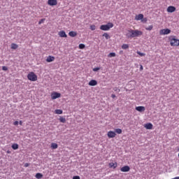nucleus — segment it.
I'll return each instance as SVG.
<instances>
[{
  "instance_id": "obj_24",
  "label": "nucleus",
  "mask_w": 179,
  "mask_h": 179,
  "mask_svg": "<svg viewBox=\"0 0 179 179\" xmlns=\"http://www.w3.org/2000/svg\"><path fill=\"white\" fill-rule=\"evenodd\" d=\"M129 48V45L128 44H123L122 45V49L127 50Z\"/></svg>"
},
{
  "instance_id": "obj_29",
  "label": "nucleus",
  "mask_w": 179,
  "mask_h": 179,
  "mask_svg": "<svg viewBox=\"0 0 179 179\" xmlns=\"http://www.w3.org/2000/svg\"><path fill=\"white\" fill-rule=\"evenodd\" d=\"M136 53H137L138 55H140L141 57H145V53L141 52L140 51H137Z\"/></svg>"
},
{
  "instance_id": "obj_1",
  "label": "nucleus",
  "mask_w": 179,
  "mask_h": 179,
  "mask_svg": "<svg viewBox=\"0 0 179 179\" xmlns=\"http://www.w3.org/2000/svg\"><path fill=\"white\" fill-rule=\"evenodd\" d=\"M142 35H143V32L138 29H136V30L129 29L127 31L126 34L127 38H134L140 37Z\"/></svg>"
},
{
  "instance_id": "obj_31",
  "label": "nucleus",
  "mask_w": 179,
  "mask_h": 179,
  "mask_svg": "<svg viewBox=\"0 0 179 179\" xmlns=\"http://www.w3.org/2000/svg\"><path fill=\"white\" fill-rule=\"evenodd\" d=\"M90 29H91L92 31H95L96 29V27L95 25H91L90 27Z\"/></svg>"
},
{
  "instance_id": "obj_11",
  "label": "nucleus",
  "mask_w": 179,
  "mask_h": 179,
  "mask_svg": "<svg viewBox=\"0 0 179 179\" xmlns=\"http://www.w3.org/2000/svg\"><path fill=\"white\" fill-rule=\"evenodd\" d=\"M98 83L96 80H90V82L88 83V85L90 86H96L97 85Z\"/></svg>"
},
{
  "instance_id": "obj_20",
  "label": "nucleus",
  "mask_w": 179,
  "mask_h": 179,
  "mask_svg": "<svg viewBox=\"0 0 179 179\" xmlns=\"http://www.w3.org/2000/svg\"><path fill=\"white\" fill-rule=\"evenodd\" d=\"M55 114H59V115L63 114V110H61V109H56V110H55Z\"/></svg>"
},
{
  "instance_id": "obj_38",
  "label": "nucleus",
  "mask_w": 179,
  "mask_h": 179,
  "mask_svg": "<svg viewBox=\"0 0 179 179\" xmlns=\"http://www.w3.org/2000/svg\"><path fill=\"white\" fill-rule=\"evenodd\" d=\"M18 124H19V122L17 121H15L13 122V125H15V126H17Z\"/></svg>"
},
{
  "instance_id": "obj_39",
  "label": "nucleus",
  "mask_w": 179,
  "mask_h": 179,
  "mask_svg": "<svg viewBox=\"0 0 179 179\" xmlns=\"http://www.w3.org/2000/svg\"><path fill=\"white\" fill-rule=\"evenodd\" d=\"M111 97H112V99H115V98L116 97V95L112 94V95H111Z\"/></svg>"
},
{
  "instance_id": "obj_43",
  "label": "nucleus",
  "mask_w": 179,
  "mask_h": 179,
  "mask_svg": "<svg viewBox=\"0 0 179 179\" xmlns=\"http://www.w3.org/2000/svg\"><path fill=\"white\" fill-rule=\"evenodd\" d=\"M177 152H179V147H177Z\"/></svg>"
},
{
  "instance_id": "obj_40",
  "label": "nucleus",
  "mask_w": 179,
  "mask_h": 179,
  "mask_svg": "<svg viewBox=\"0 0 179 179\" xmlns=\"http://www.w3.org/2000/svg\"><path fill=\"white\" fill-rule=\"evenodd\" d=\"M29 166V164L28 163H26L24 165V167H28Z\"/></svg>"
},
{
  "instance_id": "obj_16",
  "label": "nucleus",
  "mask_w": 179,
  "mask_h": 179,
  "mask_svg": "<svg viewBox=\"0 0 179 179\" xmlns=\"http://www.w3.org/2000/svg\"><path fill=\"white\" fill-rule=\"evenodd\" d=\"M57 4V1H48V5H50L51 6H56Z\"/></svg>"
},
{
  "instance_id": "obj_36",
  "label": "nucleus",
  "mask_w": 179,
  "mask_h": 179,
  "mask_svg": "<svg viewBox=\"0 0 179 179\" xmlns=\"http://www.w3.org/2000/svg\"><path fill=\"white\" fill-rule=\"evenodd\" d=\"M45 19L40 20V21L38 22V24H41L42 23H43Z\"/></svg>"
},
{
  "instance_id": "obj_19",
  "label": "nucleus",
  "mask_w": 179,
  "mask_h": 179,
  "mask_svg": "<svg viewBox=\"0 0 179 179\" xmlns=\"http://www.w3.org/2000/svg\"><path fill=\"white\" fill-rule=\"evenodd\" d=\"M51 148H52V149H53V150H56V149H57V148H58V145H57V143H52L51 144Z\"/></svg>"
},
{
  "instance_id": "obj_5",
  "label": "nucleus",
  "mask_w": 179,
  "mask_h": 179,
  "mask_svg": "<svg viewBox=\"0 0 179 179\" xmlns=\"http://www.w3.org/2000/svg\"><path fill=\"white\" fill-rule=\"evenodd\" d=\"M171 30L170 29H162L159 31L160 36L169 35L171 34Z\"/></svg>"
},
{
  "instance_id": "obj_47",
  "label": "nucleus",
  "mask_w": 179,
  "mask_h": 179,
  "mask_svg": "<svg viewBox=\"0 0 179 179\" xmlns=\"http://www.w3.org/2000/svg\"><path fill=\"white\" fill-rule=\"evenodd\" d=\"M7 153H10V152L8 151V152H7Z\"/></svg>"
},
{
  "instance_id": "obj_48",
  "label": "nucleus",
  "mask_w": 179,
  "mask_h": 179,
  "mask_svg": "<svg viewBox=\"0 0 179 179\" xmlns=\"http://www.w3.org/2000/svg\"><path fill=\"white\" fill-rule=\"evenodd\" d=\"M112 179H115V178H112Z\"/></svg>"
},
{
  "instance_id": "obj_7",
  "label": "nucleus",
  "mask_w": 179,
  "mask_h": 179,
  "mask_svg": "<svg viewBox=\"0 0 179 179\" xmlns=\"http://www.w3.org/2000/svg\"><path fill=\"white\" fill-rule=\"evenodd\" d=\"M116 136V133L115 131H110L108 132V137L109 138H113Z\"/></svg>"
},
{
  "instance_id": "obj_4",
  "label": "nucleus",
  "mask_w": 179,
  "mask_h": 179,
  "mask_svg": "<svg viewBox=\"0 0 179 179\" xmlns=\"http://www.w3.org/2000/svg\"><path fill=\"white\" fill-rule=\"evenodd\" d=\"M27 78L31 82H36L37 80V76L34 73V71H30L27 75Z\"/></svg>"
},
{
  "instance_id": "obj_33",
  "label": "nucleus",
  "mask_w": 179,
  "mask_h": 179,
  "mask_svg": "<svg viewBox=\"0 0 179 179\" xmlns=\"http://www.w3.org/2000/svg\"><path fill=\"white\" fill-rule=\"evenodd\" d=\"M100 70V67H96L93 69V71L96 72Z\"/></svg>"
},
{
  "instance_id": "obj_27",
  "label": "nucleus",
  "mask_w": 179,
  "mask_h": 179,
  "mask_svg": "<svg viewBox=\"0 0 179 179\" xmlns=\"http://www.w3.org/2000/svg\"><path fill=\"white\" fill-rule=\"evenodd\" d=\"M115 131L117 134H122V130L121 129H116Z\"/></svg>"
},
{
  "instance_id": "obj_37",
  "label": "nucleus",
  "mask_w": 179,
  "mask_h": 179,
  "mask_svg": "<svg viewBox=\"0 0 179 179\" xmlns=\"http://www.w3.org/2000/svg\"><path fill=\"white\" fill-rule=\"evenodd\" d=\"M72 179H80V177L76 176L73 177Z\"/></svg>"
},
{
  "instance_id": "obj_30",
  "label": "nucleus",
  "mask_w": 179,
  "mask_h": 179,
  "mask_svg": "<svg viewBox=\"0 0 179 179\" xmlns=\"http://www.w3.org/2000/svg\"><path fill=\"white\" fill-rule=\"evenodd\" d=\"M103 36L105 37L106 39L110 38V36L107 33H104Z\"/></svg>"
},
{
  "instance_id": "obj_18",
  "label": "nucleus",
  "mask_w": 179,
  "mask_h": 179,
  "mask_svg": "<svg viewBox=\"0 0 179 179\" xmlns=\"http://www.w3.org/2000/svg\"><path fill=\"white\" fill-rule=\"evenodd\" d=\"M69 36L70 37L74 38V37H76V36H77V33H76V31H70V32L69 33Z\"/></svg>"
},
{
  "instance_id": "obj_42",
  "label": "nucleus",
  "mask_w": 179,
  "mask_h": 179,
  "mask_svg": "<svg viewBox=\"0 0 179 179\" xmlns=\"http://www.w3.org/2000/svg\"><path fill=\"white\" fill-rule=\"evenodd\" d=\"M143 67L142 65H141L140 70H141V71H143Z\"/></svg>"
},
{
  "instance_id": "obj_15",
  "label": "nucleus",
  "mask_w": 179,
  "mask_h": 179,
  "mask_svg": "<svg viewBox=\"0 0 179 179\" xmlns=\"http://www.w3.org/2000/svg\"><path fill=\"white\" fill-rule=\"evenodd\" d=\"M143 19V14H138L137 15H136L135 17V20L137 21L141 20Z\"/></svg>"
},
{
  "instance_id": "obj_26",
  "label": "nucleus",
  "mask_w": 179,
  "mask_h": 179,
  "mask_svg": "<svg viewBox=\"0 0 179 179\" xmlns=\"http://www.w3.org/2000/svg\"><path fill=\"white\" fill-rule=\"evenodd\" d=\"M115 56H116V54H115V52H110V53L108 55V57L109 58L115 57Z\"/></svg>"
},
{
  "instance_id": "obj_8",
  "label": "nucleus",
  "mask_w": 179,
  "mask_h": 179,
  "mask_svg": "<svg viewBox=\"0 0 179 179\" xmlns=\"http://www.w3.org/2000/svg\"><path fill=\"white\" fill-rule=\"evenodd\" d=\"M130 171V167L129 166H124L120 169V171L123 173L129 172Z\"/></svg>"
},
{
  "instance_id": "obj_9",
  "label": "nucleus",
  "mask_w": 179,
  "mask_h": 179,
  "mask_svg": "<svg viewBox=\"0 0 179 179\" xmlns=\"http://www.w3.org/2000/svg\"><path fill=\"white\" fill-rule=\"evenodd\" d=\"M136 110L139 113H143L145 111V107L144 106H137L136 107Z\"/></svg>"
},
{
  "instance_id": "obj_21",
  "label": "nucleus",
  "mask_w": 179,
  "mask_h": 179,
  "mask_svg": "<svg viewBox=\"0 0 179 179\" xmlns=\"http://www.w3.org/2000/svg\"><path fill=\"white\" fill-rule=\"evenodd\" d=\"M11 147L14 150H16L19 148V145L17 143L13 144Z\"/></svg>"
},
{
  "instance_id": "obj_25",
  "label": "nucleus",
  "mask_w": 179,
  "mask_h": 179,
  "mask_svg": "<svg viewBox=\"0 0 179 179\" xmlns=\"http://www.w3.org/2000/svg\"><path fill=\"white\" fill-rule=\"evenodd\" d=\"M152 29H153V25H150V26H149V27H145V30H146V31H152Z\"/></svg>"
},
{
  "instance_id": "obj_22",
  "label": "nucleus",
  "mask_w": 179,
  "mask_h": 179,
  "mask_svg": "<svg viewBox=\"0 0 179 179\" xmlns=\"http://www.w3.org/2000/svg\"><path fill=\"white\" fill-rule=\"evenodd\" d=\"M43 178V174L41 173H37L36 174V179H41Z\"/></svg>"
},
{
  "instance_id": "obj_32",
  "label": "nucleus",
  "mask_w": 179,
  "mask_h": 179,
  "mask_svg": "<svg viewBox=\"0 0 179 179\" xmlns=\"http://www.w3.org/2000/svg\"><path fill=\"white\" fill-rule=\"evenodd\" d=\"M85 45L83 43L79 44V48L80 49H84Z\"/></svg>"
},
{
  "instance_id": "obj_23",
  "label": "nucleus",
  "mask_w": 179,
  "mask_h": 179,
  "mask_svg": "<svg viewBox=\"0 0 179 179\" xmlns=\"http://www.w3.org/2000/svg\"><path fill=\"white\" fill-rule=\"evenodd\" d=\"M18 48V45L16 43H11V49L16 50Z\"/></svg>"
},
{
  "instance_id": "obj_44",
  "label": "nucleus",
  "mask_w": 179,
  "mask_h": 179,
  "mask_svg": "<svg viewBox=\"0 0 179 179\" xmlns=\"http://www.w3.org/2000/svg\"><path fill=\"white\" fill-rule=\"evenodd\" d=\"M172 179H179V177L174 178H172Z\"/></svg>"
},
{
  "instance_id": "obj_3",
  "label": "nucleus",
  "mask_w": 179,
  "mask_h": 179,
  "mask_svg": "<svg viewBox=\"0 0 179 179\" xmlns=\"http://www.w3.org/2000/svg\"><path fill=\"white\" fill-rule=\"evenodd\" d=\"M114 24L112 22H108V24H103L100 27V29L103 31H108L113 28Z\"/></svg>"
},
{
  "instance_id": "obj_46",
  "label": "nucleus",
  "mask_w": 179,
  "mask_h": 179,
  "mask_svg": "<svg viewBox=\"0 0 179 179\" xmlns=\"http://www.w3.org/2000/svg\"><path fill=\"white\" fill-rule=\"evenodd\" d=\"M178 158H179V153L178 154Z\"/></svg>"
},
{
  "instance_id": "obj_28",
  "label": "nucleus",
  "mask_w": 179,
  "mask_h": 179,
  "mask_svg": "<svg viewBox=\"0 0 179 179\" xmlns=\"http://www.w3.org/2000/svg\"><path fill=\"white\" fill-rule=\"evenodd\" d=\"M59 121L62 123H65L66 122V120L65 117H59Z\"/></svg>"
},
{
  "instance_id": "obj_17",
  "label": "nucleus",
  "mask_w": 179,
  "mask_h": 179,
  "mask_svg": "<svg viewBox=\"0 0 179 179\" xmlns=\"http://www.w3.org/2000/svg\"><path fill=\"white\" fill-rule=\"evenodd\" d=\"M55 60V57H52V56H49L47 57L46 59V62H51Z\"/></svg>"
},
{
  "instance_id": "obj_10",
  "label": "nucleus",
  "mask_w": 179,
  "mask_h": 179,
  "mask_svg": "<svg viewBox=\"0 0 179 179\" xmlns=\"http://www.w3.org/2000/svg\"><path fill=\"white\" fill-rule=\"evenodd\" d=\"M176 11V8L175 6H169L167 8V12L169 13H172L173 12Z\"/></svg>"
},
{
  "instance_id": "obj_2",
  "label": "nucleus",
  "mask_w": 179,
  "mask_h": 179,
  "mask_svg": "<svg viewBox=\"0 0 179 179\" xmlns=\"http://www.w3.org/2000/svg\"><path fill=\"white\" fill-rule=\"evenodd\" d=\"M169 41L171 47H179V39L176 38L175 36H170Z\"/></svg>"
},
{
  "instance_id": "obj_14",
  "label": "nucleus",
  "mask_w": 179,
  "mask_h": 179,
  "mask_svg": "<svg viewBox=\"0 0 179 179\" xmlns=\"http://www.w3.org/2000/svg\"><path fill=\"white\" fill-rule=\"evenodd\" d=\"M144 127L145 129H153V124L151 123H148L144 125Z\"/></svg>"
},
{
  "instance_id": "obj_12",
  "label": "nucleus",
  "mask_w": 179,
  "mask_h": 179,
  "mask_svg": "<svg viewBox=\"0 0 179 179\" xmlns=\"http://www.w3.org/2000/svg\"><path fill=\"white\" fill-rule=\"evenodd\" d=\"M109 167L113 168V169H115L117 167V162H110V163H109Z\"/></svg>"
},
{
  "instance_id": "obj_13",
  "label": "nucleus",
  "mask_w": 179,
  "mask_h": 179,
  "mask_svg": "<svg viewBox=\"0 0 179 179\" xmlns=\"http://www.w3.org/2000/svg\"><path fill=\"white\" fill-rule=\"evenodd\" d=\"M59 36L61 38H67V35L66 34V32L64 31H60L59 32Z\"/></svg>"
},
{
  "instance_id": "obj_6",
  "label": "nucleus",
  "mask_w": 179,
  "mask_h": 179,
  "mask_svg": "<svg viewBox=\"0 0 179 179\" xmlns=\"http://www.w3.org/2000/svg\"><path fill=\"white\" fill-rule=\"evenodd\" d=\"M61 97V94L59 93H57L56 92H53L52 94H51V99L52 100H55L56 99H59Z\"/></svg>"
},
{
  "instance_id": "obj_34",
  "label": "nucleus",
  "mask_w": 179,
  "mask_h": 179,
  "mask_svg": "<svg viewBox=\"0 0 179 179\" xmlns=\"http://www.w3.org/2000/svg\"><path fill=\"white\" fill-rule=\"evenodd\" d=\"M141 22H143V23H146L148 22V19L147 18H143L141 20Z\"/></svg>"
},
{
  "instance_id": "obj_41",
  "label": "nucleus",
  "mask_w": 179,
  "mask_h": 179,
  "mask_svg": "<svg viewBox=\"0 0 179 179\" xmlns=\"http://www.w3.org/2000/svg\"><path fill=\"white\" fill-rule=\"evenodd\" d=\"M20 124V125H22L23 122L22 120L20 121V122H18Z\"/></svg>"
},
{
  "instance_id": "obj_45",
  "label": "nucleus",
  "mask_w": 179,
  "mask_h": 179,
  "mask_svg": "<svg viewBox=\"0 0 179 179\" xmlns=\"http://www.w3.org/2000/svg\"><path fill=\"white\" fill-rule=\"evenodd\" d=\"M48 1H57V0H48Z\"/></svg>"
},
{
  "instance_id": "obj_35",
  "label": "nucleus",
  "mask_w": 179,
  "mask_h": 179,
  "mask_svg": "<svg viewBox=\"0 0 179 179\" xmlns=\"http://www.w3.org/2000/svg\"><path fill=\"white\" fill-rule=\"evenodd\" d=\"M2 70H3V71H8V67L6 66H2Z\"/></svg>"
}]
</instances>
